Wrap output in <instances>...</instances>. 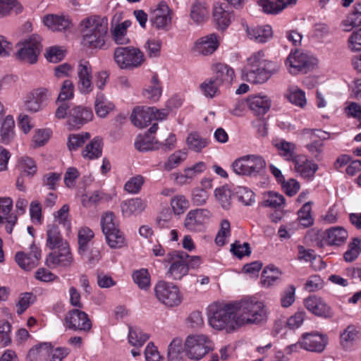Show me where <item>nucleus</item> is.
Here are the masks:
<instances>
[{"label":"nucleus","mask_w":361,"mask_h":361,"mask_svg":"<svg viewBox=\"0 0 361 361\" xmlns=\"http://www.w3.org/2000/svg\"><path fill=\"white\" fill-rule=\"evenodd\" d=\"M235 302L224 303L214 302L208 307V320L214 329L226 330L230 333L238 328Z\"/></svg>","instance_id":"1"},{"label":"nucleus","mask_w":361,"mask_h":361,"mask_svg":"<svg viewBox=\"0 0 361 361\" xmlns=\"http://www.w3.org/2000/svg\"><path fill=\"white\" fill-rule=\"evenodd\" d=\"M82 44L90 48L102 49L106 42L108 21L104 17L92 16L80 23Z\"/></svg>","instance_id":"2"},{"label":"nucleus","mask_w":361,"mask_h":361,"mask_svg":"<svg viewBox=\"0 0 361 361\" xmlns=\"http://www.w3.org/2000/svg\"><path fill=\"white\" fill-rule=\"evenodd\" d=\"M238 326L259 324L267 319V311L263 302L247 298L235 302Z\"/></svg>","instance_id":"3"},{"label":"nucleus","mask_w":361,"mask_h":361,"mask_svg":"<svg viewBox=\"0 0 361 361\" xmlns=\"http://www.w3.org/2000/svg\"><path fill=\"white\" fill-rule=\"evenodd\" d=\"M231 167L237 175L256 177L264 172L266 161L258 155H246L235 160Z\"/></svg>","instance_id":"4"},{"label":"nucleus","mask_w":361,"mask_h":361,"mask_svg":"<svg viewBox=\"0 0 361 361\" xmlns=\"http://www.w3.org/2000/svg\"><path fill=\"white\" fill-rule=\"evenodd\" d=\"M114 61L121 69L132 70L143 63L145 56L138 48L132 46L118 47L114 51Z\"/></svg>","instance_id":"5"},{"label":"nucleus","mask_w":361,"mask_h":361,"mask_svg":"<svg viewBox=\"0 0 361 361\" xmlns=\"http://www.w3.org/2000/svg\"><path fill=\"white\" fill-rule=\"evenodd\" d=\"M213 349L212 342L204 334L190 335L184 343V352L188 359L199 361Z\"/></svg>","instance_id":"6"},{"label":"nucleus","mask_w":361,"mask_h":361,"mask_svg":"<svg viewBox=\"0 0 361 361\" xmlns=\"http://www.w3.org/2000/svg\"><path fill=\"white\" fill-rule=\"evenodd\" d=\"M18 49L15 54L18 60L30 64H35L38 60L42 46L39 35H33L16 45Z\"/></svg>","instance_id":"7"},{"label":"nucleus","mask_w":361,"mask_h":361,"mask_svg":"<svg viewBox=\"0 0 361 361\" xmlns=\"http://www.w3.org/2000/svg\"><path fill=\"white\" fill-rule=\"evenodd\" d=\"M314 57L307 51L295 49L291 50L286 61V66L291 74L299 72L306 73L314 65Z\"/></svg>","instance_id":"8"},{"label":"nucleus","mask_w":361,"mask_h":361,"mask_svg":"<svg viewBox=\"0 0 361 361\" xmlns=\"http://www.w3.org/2000/svg\"><path fill=\"white\" fill-rule=\"evenodd\" d=\"M154 291L157 299L166 306H177L181 302L179 289L172 283L160 281L155 286Z\"/></svg>","instance_id":"9"},{"label":"nucleus","mask_w":361,"mask_h":361,"mask_svg":"<svg viewBox=\"0 0 361 361\" xmlns=\"http://www.w3.org/2000/svg\"><path fill=\"white\" fill-rule=\"evenodd\" d=\"M188 255L183 252L173 251L169 252L164 262L171 263L166 273L168 276L174 280H180L188 273V267L185 261Z\"/></svg>","instance_id":"10"},{"label":"nucleus","mask_w":361,"mask_h":361,"mask_svg":"<svg viewBox=\"0 0 361 361\" xmlns=\"http://www.w3.org/2000/svg\"><path fill=\"white\" fill-rule=\"evenodd\" d=\"M277 69L274 63L266 64L265 66H253L245 68V79L252 83L258 84L267 82L270 77L276 72Z\"/></svg>","instance_id":"11"},{"label":"nucleus","mask_w":361,"mask_h":361,"mask_svg":"<svg viewBox=\"0 0 361 361\" xmlns=\"http://www.w3.org/2000/svg\"><path fill=\"white\" fill-rule=\"evenodd\" d=\"M65 322L70 329L74 331H89L92 328V323L88 315L79 310H72L65 317Z\"/></svg>","instance_id":"12"},{"label":"nucleus","mask_w":361,"mask_h":361,"mask_svg":"<svg viewBox=\"0 0 361 361\" xmlns=\"http://www.w3.org/2000/svg\"><path fill=\"white\" fill-rule=\"evenodd\" d=\"M78 88L82 94H90L93 90L92 67L87 61H80L77 68Z\"/></svg>","instance_id":"13"},{"label":"nucleus","mask_w":361,"mask_h":361,"mask_svg":"<svg viewBox=\"0 0 361 361\" xmlns=\"http://www.w3.org/2000/svg\"><path fill=\"white\" fill-rule=\"evenodd\" d=\"M211 213L204 209H196L190 211L184 221L185 228L190 231H200L204 224L210 218Z\"/></svg>","instance_id":"14"},{"label":"nucleus","mask_w":361,"mask_h":361,"mask_svg":"<svg viewBox=\"0 0 361 361\" xmlns=\"http://www.w3.org/2000/svg\"><path fill=\"white\" fill-rule=\"evenodd\" d=\"M171 11L168 5L162 1L159 4L157 8L152 11L149 23L158 30H165L171 23Z\"/></svg>","instance_id":"15"},{"label":"nucleus","mask_w":361,"mask_h":361,"mask_svg":"<svg viewBox=\"0 0 361 361\" xmlns=\"http://www.w3.org/2000/svg\"><path fill=\"white\" fill-rule=\"evenodd\" d=\"M93 116L91 109L82 106H75L70 110L67 123L72 128H80L90 121Z\"/></svg>","instance_id":"16"},{"label":"nucleus","mask_w":361,"mask_h":361,"mask_svg":"<svg viewBox=\"0 0 361 361\" xmlns=\"http://www.w3.org/2000/svg\"><path fill=\"white\" fill-rule=\"evenodd\" d=\"M55 250L49 254L46 258V264L50 268H55L57 266L67 267L71 265L73 257L70 252L68 244L56 247Z\"/></svg>","instance_id":"17"},{"label":"nucleus","mask_w":361,"mask_h":361,"mask_svg":"<svg viewBox=\"0 0 361 361\" xmlns=\"http://www.w3.org/2000/svg\"><path fill=\"white\" fill-rule=\"evenodd\" d=\"M13 207V200L10 197L0 198V224L6 223V231L8 233H12L13 228L17 223L18 217L14 214H10Z\"/></svg>","instance_id":"18"},{"label":"nucleus","mask_w":361,"mask_h":361,"mask_svg":"<svg viewBox=\"0 0 361 361\" xmlns=\"http://www.w3.org/2000/svg\"><path fill=\"white\" fill-rule=\"evenodd\" d=\"M219 46V37L212 33L197 39L194 46V51L204 56L214 53Z\"/></svg>","instance_id":"19"},{"label":"nucleus","mask_w":361,"mask_h":361,"mask_svg":"<svg viewBox=\"0 0 361 361\" xmlns=\"http://www.w3.org/2000/svg\"><path fill=\"white\" fill-rule=\"evenodd\" d=\"M213 20L218 30H226L231 23L232 12L225 4L216 2L213 6Z\"/></svg>","instance_id":"20"},{"label":"nucleus","mask_w":361,"mask_h":361,"mask_svg":"<svg viewBox=\"0 0 361 361\" xmlns=\"http://www.w3.org/2000/svg\"><path fill=\"white\" fill-rule=\"evenodd\" d=\"M41 257V250L35 245H31V253L18 252L16 255V261L23 269L30 271L35 267Z\"/></svg>","instance_id":"21"},{"label":"nucleus","mask_w":361,"mask_h":361,"mask_svg":"<svg viewBox=\"0 0 361 361\" xmlns=\"http://www.w3.org/2000/svg\"><path fill=\"white\" fill-rule=\"evenodd\" d=\"M250 109L257 116H264L270 109L271 101L267 95H252L247 99Z\"/></svg>","instance_id":"22"},{"label":"nucleus","mask_w":361,"mask_h":361,"mask_svg":"<svg viewBox=\"0 0 361 361\" xmlns=\"http://www.w3.org/2000/svg\"><path fill=\"white\" fill-rule=\"evenodd\" d=\"M246 32L250 39L257 43H265L273 37L272 28L269 25H257L250 27L247 25Z\"/></svg>","instance_id":"23"},{"label":"nucleus","mask_w":361,"mask_h":361,"mask_svg":"<svg viewBox=\"0 0 361 361\" xmlns=\"http://www.w3.org/2000/svg\"><path fill=\"white\" fill-rule=\"evenodd\" d=\"M152 110L150 107L135 108L130 116L132 123L140 128L147 126L153 120Z\"/></svg>","instance_id":"24"},{"label":"nucleus","mask_w":361,"mask_h":361,"mask_svg":"<svg viewBox=\"0 0 361 361\" xmlns=\"http://www.w3.org/2000/svg\"><path fill=\"white\" fill-rule=\"evenodd\" d=\"M44 25L53 31H64L70 28L71 22L68 17L48 14L44 17Z\"/></svg>","instance_id":"25"},{"label":"nucleus","mask_w":361,"mask_h":361,"mask_svg":"<svg viewBox=\"0 0 361 361\" xmlns=\"http://www.w3.org/2000/svg\"><path fill=\"white\" fill-rule=\"evenodd\" d=\"M274 146L279 150V154L286 161L294 163L301 156L297 153V147L293 142L281 140L276 142Z\"/></svg>","instance_id":"26"},{"label":"nucleus","mask_w":361,"mask_h":361,"mask_svg":"<svg viewBox=\"0 0 361 361\" xmlns=\"http://www.w3.org/2000/svg\"><path fill=\"white\" fill-rule=\"evenodd\" d=\"M325 240L329 245L339 246L343 244L348 236L347 231L341 226H334L326 230Z\"/></svg>","instance_id":"27"},{"label":"nucleus","mask_w":361,"mask_h":361,"mask_svg":"<svg viewBox=\"0 0 361 361\" xmlns=\"http://www.w3.org/2000/svg\"><path fill=\"white\" fill-rule=\"evenodd\" d=\"M212 71L214 74L213 78L220 85L224 82L230 83L235 76L233 68L224 63H215L212 66Z\"/></svg>","instance_id":"28"},{"label":"nucleus","mask_w":361,"mask_h":361,"mask_svg":"<svg viewBox=\"0 0 361 361\" xmlns=\"http://www.w3.org/2000/svg\"><path fill=\"white\" fill-rule=\"evenodd\" d=\"M297 0H258V4L265 13L274 14L283 10L288 5L295 4Z\"/></svg>","instance_id":"29"},{"label":"nucleus","mask_w":361,"mask_h":361,"mask_svg":"<svg viewBox=\"0 0 361 361\" xmlns=\"http://www.w3.org/2000/svg\"><path fill=\"white\" fill-rule=\"evenodd\" d=\"M47 246L50 250L61 247L63 245L68 244L66 241L63 240L59 228L56 224H49L47 226Z\"/></svg>","instance_id":"30"},{"label":"nucleus","mask_w":361,"mask_h":361,"mask_svg":"<svg viewBox=\"0 0 361 361\" xmlns=\"http://www.w3.org/2000/svg\"><path fill=\"white\" fill-rule=\"evenodd\" d=\"M51 353V343H42L32 348L27 355L28 361H47Z\"/></svg>","instance_id":"31"},{"label":"nucleus","mask_w":361,"mask_h":361,"mask_svg":"<svg viewBox=\"0 0 361 361\" xmlns=\"http://www.w3.org/2000/svg\"><path fill=\"white\" fill-rule=\"evenodd\" d=\"M190 16L197 24L205 22L209 18V10L206 3L195 1L191 6Z\"/></svg>","instance_id":"32"},{"label":"nucleus","mask_w":361,"mask_h":361,"mask_svg":"<svg viewBox=\"0 0 361 361\" xmlns=\"http://www.w3.org/2000/svg\"><path fill=\"white\" fill-rule=\"evenodd\" d=\"M102 139L100 137H95L82 150V156L90 160L98 159L102 154Z\"/></svg>","instance_id":"33"},{"label":"nucleus","mask_w":361,"mask_h":361,"mask_svg":"<svg viewBox=\"0 0 361 361\" xmlns=\"http://www.w3.org/2000/svg\"><path fill=\"white\" fill-rule=\"evenodd\" d=\"M147 207V202L140 198H132L121 204L122 212L130 216L135 214H140Z\"/></svg>","instance_id":"34"},{"label":"nucleus","mask_w":361,"mask_h":361,"mask_svg":"<svg viewBox=\"0 0 361 361\" xmlns=\"http://www.w3.org/2000/svg\"><path fill=\"white\" fill-rule=\"evenodd\" d=\"M130 25L131 22L126 20L120 24H118L111 30V37L115 43L123 45L130 42V39L127 37V29L130 26Z\"/></svg>","instance_id":"35"},{"label":"nucleus","mask_w":361,"mask_h":361,"mask_svg":"<svg viewBox=\"0 0 361 361\" xmlns=\"http://www.w3.org/2000/svg\"><path fill=\"white\" fill-rule=\"evenodd\" d=\"M14 126L13 118L10 115L7 116L0 128V142L7 145L12 141L14 137Z\"/></svg>","instance_id":"36"},{"label":"nucleus","mask_w":361,"mask_h":361,"mask_svg":"<svg viewBox=\"0 0 361 361\" xmlns=\"http://www.w3.org/2000/svg\"><path fill=\"white\" fill-rule=\"evenodd\" d=\"M312 204V202H307L303 204L298 212L297 222H293V224H297V226L300 224L304 228H307L314 224V218L311 214Z\"/></svg>","instance_id":"37"},{"label":"nucleus","mask_w":361,"mask_h":361,"mask_svg":"<svg viewBox=\"0 0 361 361\" xmlns=\"http://www.w3.org/2000/svg\"><path fill=\"white\" fill-rule=\"evenodd\" d=\"M344 31L349 32L354 27L361 25V4H356L353 11L342 21Z\"/></svg>","instance_id":"38"},{"label":"nucleus","mask_w":361,"mask_h":361,"mask_svg":"<svg viewBox=\"0 0 361 361\" xmlns=\"http://www.w3.org/2000/svg\"><path fill=\"white\" fill-rule=\"evenodd\" d=\"M295 169L305 178L312 177L316 171L314 164L309 161L307 158L301 155L294 163Z\"/></svg>","instance_id":"39"},{"label":"nucleus","mask_w":361,"mask_h":361,"mask_svg":"<svg viewBox=\"0 0 361 361\" xmlns=\"http://www.w3.org/2000/svg\"><path fill=\"white\" fill-rule=\"evenodd\" d=\"M281 272L273 264L267 266L262 273V283L264 287H270L280 278Z\"/></svg>","instance_id":"40"},{"label":"nucleus","mask_w":361,"mask_h":361,"mask_svg":"<svg viewBox=\"0 0 361 361\" xmlns=\"http://www.w3.org/2000/svg\"><path fill=\"white\" fill-rule=\"evenodd\" d=\"M285 97L297 106L302 108L306 104L305 92L297 87H290L285 93Z\"/></svg>","instance_id":"41"},{"label":"nucleus","mask_w":361,"mask_h":361,"mask_svg":"<svg viewBox=\"0 0 361 361\" xmlns=\"http://www.w3.org/2000/svg\"><path fill=\"white\" fill-rule=\"evenodd\" d=\"M161 86L157 75H154L151 79L150 85L144 90L143 95L145 98L157 102L161 95Z\"/></svg>","instance_id":"42"},{"label":"nucleus","mask_w":361,"mask_h":361,"mask_svg":"<svg viewBox=\"0 0 361 361\" xmlns=\"http://www.w3.org/2000/svg\"><path fill=\"white\" fill-rule=\"evenodd\" d=\"M154 137L149 134L138 136L135 142V147L140 152H147L159 149L158 142H154Z\"/></svg>","instance_id":"43"},{"label":"nucleus","mask_w":361,"mask_h":361,"mask_svg":"<svg viewBox=\"0 0 361 361\" xmlns=\"http://www.w3.org/2000/svg\"><path fill=\"white\" fill-rule=\"evenodd\" d=\"M93 231L87 228L82 227L78 231V253L84 255L88 250V243L94 238Z\"/></svg>","instance_id":"44"},{"label":"nucleus","mask_w":361,"mask_h":361,"mask_svg":"<svg viewBox=\"0 0 361 361\" xmlns=\"http://www.w3.org/2000/svg\"><path fill=\"white\" fill-rule=\"evenodd\" d=\"M18 169L21 174L27 176H33L37 172V165L35 161L27 156L22 157L18 161Z\"/></svg>","instance_id":"45"},{"label":"nucleus","mask_w":361,"mask_h":361,"mask_svg":"<svg viewBox=\"0 0 361 361\" xmlns=\"http://www.w3.org/2000/svg\"><path fill=\"white\" fill-rule=\"evenodd\" d=\"M148 338V334L143 333L140 329L137 327H129L128 341L132 345L140 347Z\"/></svg>","instance_id":"46"},{"label":"nucleus","mask_w":361,"mask_h":361,"mask_svg":"<svg viewBox=\"0 0 361 361\" xmlns=\"http://www.w3.org/2000/svg\"><path fill=\"white\" fill-rule=\"evenodd\" d=\"M104 235L107 244L111 248H120L126 244L124 235L118 228L116 231L106 233Z\"/></svg>","instance_id":"47"},{"label":"nucleus","mask_w":361,"mask_h":361,"mask_svg":"<svg viewBox=\"0 0 361 361\" xmlns=\"http://www.w3.org/2000/svg\"><path fill=\"white\" fill-rule=\"evenodd\" d=\"M90 138V134L87 132H82L77 134L69 135L67 142V147L70 151L77 150L82 147L83 144Z\"/></svg>","instance_id":"48"},{"label":"nucleus","mask_w":361,"mask_h":361,"mask_svg":"<svg viewBox=\"0 0 361 361\" xmlns=\"http://www.w3.org/2000/svg\"><path fill=\"white\" fill-rule=\"evenodd\" d=\"M361 240L358 238H355L348 244V250L343 254V258L347 262H352L355 260L361 252Z\"/></svg>","instance_id":"49"},{"label":"nucleus","mask_w":361,"mask_h":361,"mask_svg":"<svg viewBox=\"0 0 361 361\" xmlns=\"http://www.w3.org/2000/svg\"><path fill=\"white\" fill-rule=\"evenodd\" d=\"M187 145L189 149L199 152L208 145L207 138L202 137L198 133H190L187 138Z\"/></svg>","instance_id":"50"},{"label":"nucleus","mask_w":361,"mask_h":361,"mask_svg":"<svg viewBox=\"0 0 361 361\" xmlns=\"http://www.w3.org/2000/svg\"><path fill=\"white\" fill-rule=\"evenodd\" d=\"M214 195L224 209H228L231 205L232 192L230 189L226 187L218 188L214 190Z\"/></svg>","instance_id":"51"},{"label":"nucleus","mask_w":361,"mask_h":361,"mask_svg":"<svg viewBox=\"0 0 361 361\" xmlns=\"http://www.w3.org/2000/svg\"><path fill=\"white\" fill-rule=\"evenodd\" d=\"M171 206L176 215H180L189 208L190 203L184 195H177L171 198Z\"/></svg>","instance_id":"52"},{"label":"nucleus","mask_w":361,"mask_h":361,"mask_svg":"<svg viewBox=\"0 0 361 361\" xmlns=\"http://www.w3.org/2000/svg\"><path fill=\"white\" fill-rule=\"evenodd\" d=\"M357 337V331L355 328L353 326H348L345 331L341 334V344L344 349L348 350Z\"/></svg>","instance_id":"53"},{"label":"nucleus","mask_w":361,"mask_h":361,"mask_svg":"<svg viewBox=\"0 0 361 361\" xmlns=\"http://www.w3.org/2000/svg\"><path fill=\"white\" fill-rule=\"evenodd\" d=\"M133 279L140 288L145 289L149 286L150 276L146 269L135 271L133 274Z\"/></svg>","instance_id":"54"},{"label":"nucleus","mask_w":361,"mask_h":361,"mask_svg":"<svg viewBox=\"0 0 361 361\" xmlns=\"http://www.w3.org/2000/svg\"><path fill=\"white\" fill-rule=\"evenodd\" d=\"M220 85L214 78H209L204 80L200 87L205 97L212 98L218 92V88Z\"/></svg>","instance_id":"55"},{"label":"nucleus","mask_w":361,"mask_h":361,"mask_svg":"<svg viewBox=\"0 0 361 361\" xmlns=\"http://www.w3.org/2000/svg\"><path fill=\"white\" fill-rule=\"evenodd\" d=\"M235 195L238 200L246 206H250L255 202V194L247 188L238 187L235 190Z\"/></svg>","instance_id":"56"},{"label":"nucleus","mask_w":361,"mask_h":361,"mask_svg":"<svg viewBox=\"0 0 361 361\" xmlns=\"http://www.w3.org/2000/svg\"><path fill=\"white\" fill-rule=\"evenodd\" d=\"M285 204L284 197L276 192L270 191L267 193L264 202V206L273 208L281 207Z\"/></svg>","instance_id":"57"},{"label":"nucleus","mask_w":361,"mask_h":361,"mask_svg":"<svg viewBox=\"0 0 361 361\" xmlns=\"http://www.w3.org/2000/svg\"><path fill=\"white\" fill-rule=\"evenodd\" d=\"M115 216L112 212H108L104 213L101 219V226L104 234L118 229L114 221Z\"/></svg>","instance_id":"58"},{"label":"nucleus","mask_w":361,"mask_h":361,"mask_svg":"<svg viewBox=\"0 0 361 361\" xmlns=\"http://www.w3.org/2000/svg\"><path fill=\"white\" fill-rule=\"evenodd\" d=\"M74 97V85L70 80H66L61 86L58 102H68Z\"/></svg>","instance_id":"59"},{"label":"nucleus","mask_w":361,"mask_h":361,"mask_svg":"<svg viewBox=\"0 0 361 361\" xmlns=\"http://www.w3.org/2000/svg\"><path fill=\"white\" fill-rule=\"evenodd\" d=\"M16 8V13H20L21 6L16 0H0V18L4 17Z\"/></svg>","instance_id":"60"},{"label":"nucleus","mask_w":361,"mask_h":361,"mask_svg":"<svg viewBox=\"0 0 361 361\" xmlns=\"http://www.w3.org/2000/svg\"><path fill=\"white\" fill-rule=\"evenodd\" d=\"M186 153L181 151H176L173 153L164 164V168L166 171H171L176 168L181 162L186 159Z\"/></svg>","instance_id":"61"},{"label":"nucleus","mask_w":361,"mask_h":361,"mask_svg":"<svg viewBox=\"0 0 361 361\" xmlns=\"http://www.w3.org/2000/svg\"><path fill=\"white\" fill-rule=\"evenodd\" d=\"M231 251L235 256L241 259L244 256H249L250 255L251 248L248 243L245 242L241 244L239 241H235L231 244Z\"/></svg>","instance_id":"62"},{"label":"nucleus","mask_w":361,"mask_h":361,"mask_svg":"<svg viewBox=\"0 0 361 361\" xmlns=\"http://www.w3.org/2000/svg\"><path fill=\"white\" fill-rule=\"evenodd\" d=\"M272 63L271 61L267 60L264 58V53L263 51H258L253 53L247 59V64L245 68H250L253 66H265L266 64Z\"/></svg>","instance_id":"63"},{"label":"nucleus","mask_w":361,"mask_h":361,"mask_svg":"<svg viewBox=\"0 0 361 361\" xmlns=\"http://www.w3.org/2000/svg\"><path fill=\"white\" fill-rule=\"evenodd\" d=\"M44 56L51 63H58L63 60L65 53L59 47L53 46L47 49Z\"/></svg>","instance_id":"64"}]
</instances>
